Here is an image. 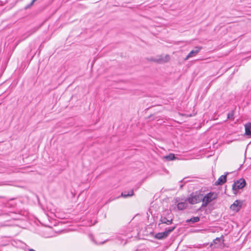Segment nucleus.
Instances as JSON below:
<instances>
[{
    "mask_svg": "<svg viewBox=\"0 0 251 251\" xmlns=\"http://www.w3.org/2000/svg\"><path fill=\"white\" fill-rule=\"evenodd\" d=\"M33 3H32V1L31 2V3L29 4V6H28V7H29V6H31V5H32Z\"/></svg>",
    "mask_w": 251,
    "mask_h": 251,
    "instance_id": "obj_17",
    "label": "nucleus"
},
{
    "mask_svg": "<svg viewBox=\"0 0 251 251\" xmlns=\"http://www.w3.org/2000/svg\"><path fill=\"white\" fill-rule=\"evenodd\" d=\"M217 198V194L215 192H209L205 196L202 195V201L201 207H205L207 205Z\"/></svg>",
    "mask_w": 251,
    "mask_h": 251,
    "instance_id": "obj_1",
    "label": "nucleus"
},
{
    "mask_svg": "<svg viewBox=\"0 0 251 251\" xmlns=\"http://www.w3.org/2000/svg\"><path fill=\"white\" fill-rule=\"evenodd\" d=\"M246 183L245 180L244 178H240L234 182L232 185V190L237 191L242 189L245 187Z\"/></svg>",
    "mask_w": 251,
    "mask_h": 251,
    "instance_id": "obj_4",
    "label": "nucleus"
},
{
    "mask_svg": "<svg viewBox=\"0 0 251 251\" xmlns=\"http://www.w3.org/2000/svg\"><path fill=\"white\" fill-rule=\"evenodd\" d=\"M134 195V191H133V190L132 189L129 191H124L122 193H121V196H119V197H117L116 198H110L108 200V201L106 202V203H108L111 201H112L116 199H118L120 197H123L125 198H127L128 197H131V196H132Z\"/></svg>",
    "mask_w": 251,
    "mask_h": 251,
    "instance_id": "obj_6",
    "label": "nucleus"
},
{
    "mask_svg": "<svg viewBox=\"0 0 251 251\" xmlns=\"http://www.w3.org/2000/svg\"><path fill=\"white\" fill-rule=\"evenodd\" d=\"M200 218L199 217H193L190 218V219L187 220L186 222L187 223H195L198 222L200 221Z\"/></svg>",
    "mask_w": 251,
    "mask_h": 251,
    "instance_id": "obj_13",
    "label": "nucleus"
},
{
    "mask_svg": "<svg viewBox=\"0 0 251 251\" xmlns=\"http://www.w3.org/2000/svg\"><path fill=\"white\" fill-rule=\"evenodd\" d=\"M226 181V176H221L218 180L215 182V185H222Z\"/></svg>",
    "mask_w": 251,
    "mask_h": 251,
    "instance_id": "obj_10",
    "label": "nucleus"
},
{
    "mask_svg": "<svg viewBox=\"0 0 251 251\" xmlns=\"http://www.w3.org/2000/svg\"><path fill=\"white\" fill-rule=\"evenodd\" d=\"M175 228L176 226L170 227L168 229H166L164 232L156 233L154 236V238L159 240L164 239L166 238Z\"/></svg>",
    "mask_w": 251,
    "mask_h": 251,
    "instance_id": "obj_3",
    "label": "nucleus"
},
{
    "mask_svg": "<svg viewBox=\"0 0 251 251\" xmlns=\"http://www.w3.org/2000/svg\"><path fill=\"white\" fill-rule=\"evenodd\" d=\"M202 49L201 47H196L195 49L191 50L190 53L187 55L185 60H187L190 57L195 56Z\"/></svg>",
    "mask_w": 251,
    "mask_h": 251,
    "instance_id": "obj_8",
    "label": "nucleus"
},
{
    "mask_svg": "<svg viewBox=\"0 0 251 251\" xmlns=\"http://www.w3.org/2000/svg\"><path fill=\"white\" fill-rule=\"evenodd\" d=\"M223 239H222L221 238H217L215 240H213V242L215 244H217L218 242H221L222 241H223Z\"/></svg>",
    "mask_w": 251,
    "mask_h": 251,
    "instance_id": "obj_15",
    "label": "nucleus"
},
{
    "mask_svg": "<svg viewBox=\"0 0 251 251\" xmlns=\"http://www.w3.org/2000/svg\"><path fill=\"white\" fill-rule=\"evenodd\" d=\"M165 158L168 160H173L175 158V156L174 154L170 153L169 155L166 156Z\"/></svg>",
    "mask_w": 251,
    "mask_h": 251,
    "instance_id": "obj_14",
    "label": "nucleus"
},
{
    "mask_svg": "<svg viewBox=\"0 0 251 251\" xmlns=\"http://www.w3.org/2000/svg\"><path fill=\"white\" fill-rule=\"evenodd\" d=\"M187 200L189 203L191 204H196L202 201V194L200 193H196L195 195H191L190 196L187 198Z\"/></svg>",
    "mask_w": 251,
    "mask_h": 251,
    "instance_id": "obj_2",
    "label": "nucleus"
},
{
    "mask_svg": "<svg viewBox=\"0 0 251 251\" xmlns=\"http://www.w3.org/2000/svg\"><path fill=\"white\" fill-rule=\"evenodd\" d=\"M182 186H183V185H181L180 187V188H182Z\"/></svg>",
    "mask_w": 251,
    "mask_h": 251,
    "instance_id": "obj_20",
    "label": "nucleus"
},
{
    "mask_svg": "<svg viewBox=\"0 0 251 251\" xmlns=\"http://www.w3.org/2000/svg\"><path fill=\"white\" fill-rule=\"evenodd\" d=\"M243 202L240 200H236L230 206V209L235 212H238L241 209Z\"/></svg>",
    "mask_w": 251,
    "mask_h": 251,
    "instance_id": "obj_7",
    "label": "nucleus"
},
{
    "mask_svg": "<svg viewBox=\"0 0 251 251\" xmlns=\"http://www.w3.org/2000/svg\"><path fill=\"white\" fill-rule=\"evenodd\" d=\"M233 117V112L231 111L227 114V118L228 119L232 118Z\"/></svg>",
    "mask_w": 251,
    "mask_h": 251,
    "instance_id": "obj_16",
    "label": "nucleus"
},
{
    "mask_svg": "<svg viewBox=\"0 0 251 251\" xmlns=\"http://www.w3.org/2000/svg\"><path fill=\"white\" fill-rule=\"evenodd\" d=\"M37 0H32V3H34L35 1H36Z\"/></svg>",
    "mask_w": 251,
    "mask_h": 251,
    "instance_id": "obj_19",
    "label": "nucleus"
},
{
    "mask_svg": "<svg viewBox=\"0 0 251 251\" xmlns=\"http://www.w3.org/2000/svg\"><path fill=\"white\" fill-rule=\"evenodd\" d=\"M29 251H35V250H34L33 249H30L28 250Z\"/></svg>",
    "mask_w": 251,
    "mask_h": 251,
    "instance_id": "obj_18",
    "label": "nucleus"
},
{
    "mask_svg": "<svg viewBox=\"0 0 251 251\" xmlns=\"http://www.w3.org/2000/svg\"><path fill=\"white\" fill-rule=\"evenodd\" d=\"M246 135L251 137V123H249L245 125Z\"/></svg>",
    "mask_w": 251,
    "mask_h": 251,
    "instance_id": "obj_11",
    "label": "nucleus"
},
{
    "mask_svg": "<svg viewBox=\"0 0 251 251\" xmlns=\"http://www.w3.org/2000/svg\"><path fill=\"white\" fill-rule=\"evenodd\" d=\"M170 58L169 55H161L155 58H151L150 60L158 63H162L168 62L170 60Z\"/></svg>",
    "mask_w": 251,
    "mask_h": 251,
    "instance_id": "obj_5",
    "label": "nucleus"
},
{
    "mask_svg": "<svg viewBox=\"0 0 251 251\" xmlns=\"http://www.w3.org/2000/svg\"><path fill=\"white\" fill-rule=\"evenodd\" d=\"M187 206V203L186 202H180L177 204V207L179 210L185 209Z\"/></svg>",
    "mask_w": 251,
    "mask_h": 251,
    "instance_id": "obj_12",
    "label": "nucleus"
},
{
    "mask_svg": "<svg viewBox=\"0 0 251 251\" xmlns=\"http://www.w3.org/2000/svg\"><path fill=\"white\" fill-rule=\"evenodd\" d=\"M173 223V219L171 220H168L165 217L162 216L160 220L158 226H160L161 224H165L167 225H170Z\"/></svg>",
    "mask_w": 251,
    "mask_h": 251,
    "instance_id": "obj_9",
    "label": "nucleus"
}]
</instances>
